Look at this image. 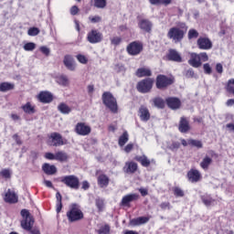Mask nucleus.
Wrapping results in <instances>:
<instances>
[{"label":"nucleus","mask_w":234,"mask_h":234,"mask_svg":"<svg viewBox=\"0 0 234 234\" xmlns=\"http://www.w3.org/2000/svg\"><path fill=\"white\" fill-rule=\"evenodd\" d=\"M102 101L104 105L110 109L112 112H118V102L112 93L106 91L102 94Z\"/></svg>","instance_id":"obj_1"},{"label":"nucleus","mask_w":234,"mask_h":234,"mask_svg":"<svg viewBox=\"0 0 234 234\" xmlns=\"http://www.w3.org/2000/svg\"><path fill=\"white\" fill-rule=\"evenodd\" d=\"M67 217L69 222H76L83 218V212H81L78 205L73 204L70 206L69 211L67 212Z\"/></svg>","instance_id":"obj_2"},{"label":"nucleus","mask_w":234,"mask_h":234,"mask_svg":"<svg viewBox=\"0 0 234 234\" xmlns=\"http://www.w3.org/2000/svg\"><path fill=\"white\" fill-rule=\"evenodd\" d=\"M21 216L23 217V220L21 221V227L23 228V229L30 231V229H32V226H34V218L30 216V212H28L27 209H22Z\"/></svg>","instance_id":"obj_3"},{"label":"nucleus","mask_w":234,"mask_h":234,"mask_svg":"<svg viewBox=\"0 0 234 234\" xmlns=\"http://www.w3.org/2000/svg\"><path fill=\"white\" fill-rule=\"evenodd\" d=\"M154 82V80L153 79L143 80L140 82H138L137 90H139V92H142L143 94H145L153 89Z\"/></svg>","instance_id":"obj_4"},{"label":"nucleus","mask_w":234,"mask_h":234,"mask_svg":"<svg viewBox=\"0 0 234 234\" xmlns=\"http://www.w3.org/2000/svg\"><path fill=\"white\" fill-rule=\"evenodd\" d=\"M167 37H169V39H173L175 43H178L184 39V30L178 27H172L167 33Z\"/></svg>","instance_id":"obj_5"},{"label":"nucleus","mask_w":234,"mask_h":234,"mask_svg":"<svg viewBox=\"0 0 234 234\" xmlns=\"http://www.w3.org/2000/svg\"><path fill=\"white\" fill-rule=\"evenodd\" d=\"M87 39L89 43H91L92 45L101 43V41H103V34L98 29H92L88 33Z\"/></svg>","instance_id":"obj_6"},{"label":"nucleus","mask_w":234,"mask_h":234,"mask_svg":"<svg viewBox=\"0 0 234 234\" xmlns=\"http://www.w3.org/2000/svg\"><path fill=\"white\" fill-rule=\"evenodd\" d=\"M144 50V45L140 42H132L127 47V52L130 56H138Z\"/></svg>","instance_id":"obj_7"},{"label":"nucleus","mask_w":234,"mask_h":234,"mask_svg":"<svg viewBox=\"0 0 234 234\" xmlns=\"http://www.w3.org/2000/svg\"><path fill=\"white\" fill-rule=\"evenodd\" d=\"M63 184H66L68 187L71 189H79L80 188V179L74 176H68L62 179Z\"/></svg>","instance_id":"obj_8"},{"label":"nucleus","mask_w":234,"mask_h":234,"mask_svg":"<svg viewBox=\"0 0 234 234\" xmlns=\"http://www.w3.org/2000/svg\"><path fill=\"white\" fill-rule=\"evenodd\" d=\"M197 47L200 50H211L213 48V42L206 37H200L197 39Z\"/></svg>","instance_id":"obj_9"},{"label":"nucleus","mask_w":234,"mask_h":234,"mask_svg":"<svg viewBox=\"0 0 234 234\" xmlns=\"http://www.w3.org/2000/svg\"><path fill=\"white\" fill-rule=\"evenodd\" d=\"M63 137L61 134L58 133H53L50 134L48 139V145H51L53 147H59V145H63Z\"/></svg>","instance_id":"obj_10"},{"label":"nucleus","mask_w":234,"mask_h":234,"mask_svg":"<svg viewBox=\"0 0 234 234\" xmlns=\"http://www.w3.org/2000/svg\"><path fill=\"white\" fill-rule=\"evenodd\" d=\"M75 131L77 134H80V136H88V134H90V126L85 124V122H78Z\"/></svg>","instance_id":"obj_11"},{"label":"nucleus","mask_w":234,"mask_h":234,"mask_svg":"<svg viewBox=\"0 0 234 234\" xmlns=\"http://www.w3.org/2000/svg\"><path fill=\"white\" fill-rule=\"evenodd\" d=\"M173 84V80L167 78L165 75H159L156 79V87L157 89H165L168 85Z\"/></svg>","instance_id":"obj_12"},{"label":"nucleus","mask_w":234,"mask_h":234,"mask_svg":"<svg viewBox=\"0 0 234 234\" xmlns=\"http://www.w3.org/2000/svg\"><path fill=\"white\" fill-rule=\"evenodd\" d=\"M138 116L141 122H147L148 120H151V112H149V109L145 106H141L139 108Z\"/></svg>","instance_id":"obj_13"},{"label":"nucleus","mask_w":234,"mask_h":234,"mask_svg":"<svg viewBox=\"0 0 234 234\" xmlns=\"http://www.w3.org/2000/svg\"><path fill=\"white\" fill-rule=\"evenodd\" d=\"M4 200L8 204H16L18 200L17 194L13 190L8 189L5 194Z\"/></svg>","instance_id":"obj_14"},{"label":"nucleus","mask_w":234,"mask_h":234,"mask_svg":"<svg viewBox=\"0 0 234 234\" xmlns=\"http://www.w3.org/2000/svg\"><path fill=\"white\" fill-rule=\"evenodd\" d=\"M63 63L68 70H76V62H74V58L70 55H66L63 59Z\"/></svg>","instance_id":"obj_15"},{"label":"nucleus","mask_w":234,"mask_h":234,"mask_svg":"<svg viewBox=\"0 0 234 234\" xmlns=\"http://www.w3.org/2000/svg\"><path fill=\"white\" fill-rule=\"evenodd\" d=\"M187 178H188L189 182L195 183V182H198V180H200V178H202V175L200 174V172L198 170L191 169L187 173Z\"/></svg>","instance_id":"obj_16"},{"label":"nucleus","mask_w":234,"mask_h":234,"mask_svg":"<svg viewBox=\"0 0 234 234\" xmlns=\"http://www.w3.org/2000/svg\"><path fill=\"white\" fill-rule=\"evenodd\" d=\"M191 58L188 60L189 65L191 67H195L196 69H198L200 65H202V62L200 60V56L197 53H191Z\"/></svg>","instance_id":"obj_17"},{"label":"nucleus","mask_w":234,"mask_h":234,"mask_svg":"<svg viewBox=\"0 0 234 234\" xmlns=\"http://www.w3.org/2000/svg\"><path fill=\"white\" fill-rule=\"evenodd\" d=\"M169 61H176V63H182V57L180 53L175 49H170L167 55Z\"/></svg>","instance_id":"obj_18"},{"label":"nucleus","mask_w":234,"mask_h":234,"mask_svg":"<svg viewBox=\"0 0 234 234\" xmlns=\"http://www.w3.org/2000/svg\"><path fill=\"white\" fill-rule=\"evenodd\" d=\"M37 99L41 101V103H50V101H52V93L48 91H41L37 95Z\"/></svg>","instance_id":"obj_19"},{"label":"nucleus","mask_w":234,"mask_h":234,"mask_svg":"<svg viewBox=\"0 0 234 234\" xmlns=\"http://www.w3.org/2000/svg\"><path fill=\"white\" fill-rule=\"evenodd\" d=\"M136 169H138V164L134 162H127L123 167L124 173L128 174L136 173Z\"/></svg>","instance_id":"obj_20"},{"label":"nucleus","mask_w":234,"mask_h":234,"mask_svg":"<svg viewBox=\"0 0 234 234\" xmlns=\"http://www.w3.org/2000/svg\"><path fill=\"white\" fill-rule=\"evenodd\" d=\"M166 103L170 109H179L180 108V99L170 97L166 99Z\"/></svg>","instance_id":"obj_21"},{"label":"nucleus","mask_w":234,"mask_h":234,"mask_svg":"<svg viewBox=\"0 0 234 234\" xmlns=\"http://www.w3.org/2000/svg\"><path fill=\"white\" fill-rule=\"evenodd\" d=\"M139 27L144 32H151V28H153V23L147 19H143L139 22Z\"/></svg>","instance_id":"obj_22"},{"label":"nucleus","mask_w":234,"mask_h":234,"mask_svg":"<svg viewBox=\"0 0 234 234\" xmlns=\"http://www.w3.org/2000/svg\"><path fill=\"white\" fill-rule=\"evenodd\" d=\"M138 198L137 194H129L122 197V206H128L130 202H134Z\"/></svg>","instance_id":"obj_23"},{"label":"nucleus","mask_w":234,"mask_h":234,"mask_svg":"<svg viewBox=\"0 0 234 234\" xmlns=\"http://www.w3.org/2000/svg\"><path fill=\"white\" fill-rule=\"evenodd\" d=\"M149 222V218L147 217H139L133 218L130 221L131 226H142V224H147Z\"/></svg>","instance_id":"obj_24"},{"label":"nucleus","mask_w":234,"mask_h":234,"mask_svg":"<svg viewBox=\"0 0 234 234\" xmlns=\"http://www.w3.org/2000/svg\"><path fill=\"white\" fill-rule=\"evenodd\" d=\"M42 169L46 175H55V173L58 171L56 165L47 163L43 165Z\"/></svg>","instance_id":"obj_25"},{"label":"nucleus","mask_w":234,"mask_h":234,"mask_svg":"<svg viewBox=\"0 0 234 234\" xmlns=\"http://www.w3.org/2000/svg\"><path fill=\"white\" fill-rule=\"evenodd\" d=\"M16 85L12 82L0 83V92H8V90H14Z\"/></svg>","instance_id":"obj_26"},{"label":"nucleus","mask_w":234,"mask_h":234,"mask_svg":"<svg viewBox=\"0 0 234 234\" xmlns=\"http://www.w3.org/2000/svg\"><path fill=\"white\" fill-rule=\"evenodd\" d=\"M97 182L100 187H107L109 186V176L102 174L98 176Z\"/></svg>","instance_id":"obj_27"},{"label":"nucleus","mask_w":234,"mask_h":234,"mask_svg":"<svg viewBox=\"0 0 234 234\" xmlns=\"http://www.w3.org/2000/svg\"><path fill=\"white\" fill-rule=\"evenodd\" d=\"M180 133H187L189 131V122L186 118L182 117L179 123Z\"/></svg>","instance_id":"obj_28"},{"label":"nucleus","mask_w":234,"mask_h":234,"mask_svg":"<svg viewBox=\"0 0 234 234\" xmlns=\"http://www.w3.org/2000/svg\"><path fill=\"white\" fill-rule=\"evenodd\" d=\"M58 110L59 111V112H61V114H70V112H72V108H70L65 102H61L58 106Z\"/></svg>","instance_id":"obj_29"},{"label":"nucleus","mask_w":234,"mask_h":234,"mask_svg":"<svg viewBox=\"0 0 234 234\" xmlns=\"http://www.w3.org/2000/svg\"><path fill=\"white\" fill-rule=\"evenodd\" d=\"M213 159L209 156H205L200 163V167L204 169V171H207L209 169V165H211Z\"/></svg>","instance_id":"obj_30"},{"label":"nucleus","mask_w":234,"mask_h":234,"mask_svg":"<svg viewBox=\"0 0 234 234\" xmlns=\"http://www.w3.org/2000/svg\"><path fill=\"white\" fill-rule=\"evenodd\" d=\"M137 78H144L145 76H151V69L147 68H140L136 71Z\"/></svg>","instance_id":"obj_31"},{"label":"nucleus","mask_w":234,"mask_h":234,"mask_svg":"<svg viewBox=\"0 0 234 234\" xmlns=\"http://www.w3.org/2000/svg\"><path fill=\"white\" fill-rule=\"evenodd\" d=\"M55 160H58V162H67L69 155L67 153L60 151L55 154Z\"/></svg>","instance_id":"obj_32"},{"label":"nucleus","mask_w":234,"mask_h":234,"mask_svg":"<svg viewBox=\"0 0 234 234\" xmlns=\"http://www.w3.org/2000/svg\"><path fill=\"white\" fill-rule=\"evenodd\" d=\"M136 160H137V162H140V164L144 167H149V165H151V161L145 155L137 156Z\"/></svg>","instance_id":"obj_33"},{"label":"nucleus","mask_w":234,"mask_h":234,"mask_svg":"<svg viewBox=\"0 0 234 234\" xmlns=\"http://www.w3.org/2000/svg\"><path fill=\"white\" fill-rule=\"evenodd\" d=\"M0 176L5 180H10L12 178V169L4 168L0 171Z\"/></svg>","instance_id":"obj_34"},{"label":"nucleus","mask_w":234,"mask_h":234,"mask_svg":"<svg viewBox=\"0 0 234 234\" xmlns=\"http://www.w3.org/2000/svg\"><path fill=\"white\" fill-rule=\"evenodd\" d=\"M56 81L58 83V85H62V87H67V85H69V78H67L65 75L57 77Z\"/></svg>","instance_id":"obj_35"},{"label":"nucleus","mask_w":234,"mask_h":234,"mask_svg":"<svg viewBox=\"0 0 234 234\" xmlns=\"http://www.w3.org/2000/svg\"><path fill=\"white\" fill-rule=\"evenodd\" d=\"M22 109L27 114H34V112H36V110H34V106H32L30 102H27L24 106H22Z\"/></svg>","instance_id":"obj_36"},{"label":"nucleus","mask_w":234,"mask_h":234,"mask_svg":"<svg viewBox=\"0 0 234 234\" xmlns=\"http://www.w3.org/2000/svg\"><path fill=\"white\" fill-rule=\"evenodd\" d=\"M127 142H129V133H127V132H124L122 135H121L119 138V145L121 147H123V145H125Z\"/></svg>","instance_id":"obj_37"},{"label":"nucleus","mask_w":234,"mask_h":234,"mask_svg":"<svg viewBox=\"0 0 234 234\" xmlns=\"http://www.w3.org/2000/svg\"><path fill=\"white\" fill-rule=\"evenodd\" d=\"M188 145H192V147H197V149H202L203 144L202 141L188 139Z\"/></svg>","instance_id":"obj_38"},{"label":"nucleus","mask_w":234,"mask_h":234,"mask_svg":"<svg viewBox=\"0 0 234 234\" xmlns=\"http://www.w3.org/2000/svg\"><path fill=\"white\" fill-rule=\"evenodd\" d=\"M151 5H164L167 6V5H171L173 0H150Z\"/></svg>","instance_id":"obj_39"},{"label":"nucleus","mask_w":234,"mask_h":234,"mask_svg":"<svg viewBox=\"0 0 234 234\" xmlns=\"http://www.w3.org/2000/svg\"><path fill=\"white\" fill-rule=\"evenodd\" d=\"M95 8L103 9L107 6V0H94Z\"/></svg>","instance_id":"obj_40"},{"label":"nucleus","mask_w":234,"mask_h":234,"mask_svg":"<svg viewBox=\"0 0 234 234\" xmlns=\"http://www.w3.org/2000/svg\"><path fill=\"white\" fill-rule=\"evenodd\" d=\"M23 48L26 52H32V50L36 49V43L28 42L24 45Z\"/></svg>","instance_id":"obj_41"},{"label":"nucleus","mask_w":234,"mask_h":234,"mask_svg":"<svg viewBox=\"0 0 234 234\" xmlns=\"http://www.w3.org/2000/svg\"><path fill=\"white\" fill-rule=\"evenodd\" d=\"M98 234H109L111 233V227L109 225H105L100 228L99 230H97Z\"/></svg>","instance_id":"obj_42"},{"label":"nucleus","mask_w":234,"mask_h":234,"mask_svg":"<svg viewBox=\"0 0 234 234\" xmlns=\"http://www.w3.org/2000/svg\"><path fill=\"white\" fill-rule=\"evenodd\" d=\"M154 104L158 109H164L165 102L164 100H162V98H155L154 99Z\"/></svg>","instance_id":"obj_43"},{"label":"nucleus","mask_w":234,"mask_h":234,"mask_svg":"<svg viewBox=\"0 0 234 234\" xmlns=\"http://www.w3.org/2000/svg\"><path fill=\"white\" fill-rule=\"evenodd\" d=\"M78 61L80 63H81L82 65H87L89 59L87 58V57H85V55H81V54H79L76 56Z\"/></svg>","instance_id":"obj_44"},{"label":"nucleus","mask_w":234,"mask_h":234,"mask_svg":"<svg viewBox=\"0 0 234 234\" xmlns=\"http://www.w3.org/2000/svg\"><path fill=\"white\" fill-rule=\"evenodd\" d=\"M198 37V32L196 29H190L188 31V39H195Z\"/></svg>","instance_id":"obj_45"},{"label":"nucleus","mask_w":234,"mask_h":234,"mask_svg":"<svg viewBox=\"0 0 234 234\" xmlns=\"http://www.w3.org/2000/svg\"><path fill=\"white\" fill-rule=\"evenodd\" d=\"M89 21H90V23L96 24V23H101V16H89Z\"/></svg>","instance_id":"obj_46"},{"label":"nucleus","mask_w":234,"mask_h":234,"mask_svg":"<svg viewBox=\"0 0 234 234\" xmlns=\"http://www.w3.org/2000/svg\"><path fill=\"white\" fill-rule=\"evenodd\" d=\"M28 36H37L39 34V28L37 27H31L27 31Z\"/></svg>","instance_id":"obj_47"},{"label":"nucleus","mask_w":234,"mask_h":234,"mask_svg":"<svg viewBox=\"0 0 234 234\" xmlns=\"http://www.w3.org/2000/svg\"><path fill=\"white\" fill-rule=\"evenodd\" d=\"M69 14L71 16H78L80 14V8L77 5H73L69 9Z\"/></svg>","instance_id":"obj_48"},{"label":"nucleus","mask_w":234,"mask_h":234,"mask_svg":"<svg viewBox=\"0 0 234 234\" xmlns=\"http://www.w3.org/2000/svg\"><path fill=\"white\" fill-rule=\"evenodd\" d=\"M112 45L118 46L120 43H122V37H113L111 38Z\"/></svg>","instance_id":"obj_49"},{"label":"nucleus","mask_w":234,"mask_h":234,"mask_svg":"<svg viewBox=\"0 0 234 234\" xmlns=\"http://www.w3.org/2000/svg\"><path fill=\"white\" fill-rule=\"evenodd\" d=\"M39 50H40V52H42V54H45V56L50 55V48H48L47 46L40 47Z\"/></svg>","instance_id":"obj_50"},{"label":"nucleus","mask_w":234,"mask_h":234,"mask_svg":"<svg viewBox=\"0 0 234 234\" xmlns=\"http://www.w3.org/2000/svg\"><path fill=\"white\" fill-rule=\"evenodd\" d=\"M203 203L205 204V206H211V204H213V198L207 197H202Z\"/></svg>","instance_id":"obj_51"},{"label":"nucleus","mask_w":234,"mask_h":234,"mask_svg":"<svg viewBox=\"0 0 234 234\" xmlns=\"http://www.w3.org/2000/svg\"><path fill=\"white\" fill-rule=\"evenodd\" d=\"M198 55H199V59H200L201 63L206 62V61H207V59H209V57H207V53H206V52H202Z\"/></svg>","instance_id":"obj_52"},{"label":"nucleus","mask_w":234,"mask_h":234,"mask_svg":"<svg viewBox=\"0 0 234 234\" xmlns=\"http://www.w3.org/2000/svg\"><path fill=\"white\" fill-rule=\"evenodd\" d=\"M174 193H175L176 197H184V190L179 187H176L174 189Z\"/></svg>","instance_id":"obj_53"},{"label":"nucleus","mask_w":234,"mask_h":234,"mask_svg":"<svg viewBox=\"0 0 234 234\" xmlns=\"http://www.w3.org/2000/svg\"><path fill=\"white\" fill-rule=\"evenodd\" d=\"M96 206L99 211H101L103 209V199H96Z\"/></svg>","instance_id":"obj_54"},{"label":"nucleus","mask_w":234,"mask_h":234,"mask_svg":"<svg viewBox=\"0 0 234 234\" xmlns=\"http://www.w3.org/2000/svg\"><path fill=\"white\" fill-rule=\"evenodd\" d=\"M45 158H47V160H56V154H54L52 153H46Z\"/></svg>","instance_id":"obj_55"},{"label":"nucleus","mask_w":234,"mask_h":234,"mask_svg":"<svg viewBox=\"0 0 234 234\" xmlns=\"http://www.w3.org/2000/svg\"><path fill=\"white\" fill-rule=\"evenodd\" d=\"M203 69L206 74H211V66L208 63L204 64Z\"/></svg>","instance_id":"obj_56"},{"label":"nucleus","mask_w":234,"mask_h":234,"mask_svg":"<svg viewBox=\"0 0 234 234\" xmlns=\"http://www.w3.org/2000/svg\"><path fill=\"white\" fill-rule=\"evenodd\" d=\"M160 207L163 209H171V204L169 202H164L160 205Z\"/></svg>","instance_id":"obj_57"},{"label":"nucleus","mask_w":234,"mask_h":234,"mask_svg":"<svg viewBox=\"0 0 234 234\" xmlns=\"http://www.w3.org/2000/svg\"><path fill=\"white\" fill-rule=\"evenodd\" d=\"M179 148H180V143L178 142L173 143L170 146V149H172V151H175Z\"/></svg>","instance_id":"obj_58"},{"label":"nucleus","mask_w":234,"mask_h":234,"mask_svg":"<svg viewBox=\"0 0 234 234\" xmlns=\"http://www.w3.org/2000/svg\"><path fill=\"white\" fill-rule=\"evenodd\" d=\"M61 209H63V204L61 202H57V205H56L57 213H61Z\"/></svg>","instance_id":"obj_59"},{"label":"nucleus","mask_w":234,"mask_h":234,"mask_svg":"<svg viewBox=\"0 0 234 234\" xmlns=\"http://www.w3.org/2000/svg\"><path fill=\"white\" fill-rule=\"evenodd\" d=\"M133 147H134L133 144H128L124 148L125 153H131V151H133Z\"/></svg>","instance_id":"obj_60"},{"label":"nucleus","mask_w":234,"mask_h":234,"mask_svg":"<svg viewBox=\"0 0 234 234\" xmlns=\"http://www.w3.org/2000/svg\"><path fill=\"white\" fill-rule=\"evenodd\" d=\"M216 70H217V72H218V74H222V72H223L222 64H220V63L217 64Z\"/></svg>","instance_id":"obj_61"},{"label":"nucleus","mask_w":234,"mask_h":234,"mask_svg":"<svg viewBox=\"0 0 234 234\" xmlns=\"http://www.w3.org/2000/svg\"><path fill=\"white\" fill-rule=\"evenodd\" d=\"M139 192L141 193L142 197H147L148 191L146 188H140Z\"/></svg>","instance_id":"obj_62"},{"label":"nucleus","mask_w":234,"mask_h":234,"mask_svg":"<svg viewBox=\"0 0 234 234\" xmlns=\"http://www.w3.org/2000/svg\"><path fill=\"white\" fill-rule=\"evenodd\" d=\"M226 104H227L228 107H233V105H234V99L228 100Z\"/></svg>","instance_id":"obj_63"},{"label":"nucleus","mask_w":234,"mask_h":234,"mask_svg":"<svg viewBox=\"0 0 234 234\" xmlns=\"http://www.w3.org/2000/svg\"><path fill=\"white\" fill-rule=\"evenodd\" d=\"M227 129H229V131L234 132V123H228Z\"/></svg>","instance_id":"obj_64"}]
</instances>
